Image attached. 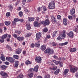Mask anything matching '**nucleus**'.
I'll return each instance as SVG.
<instances>
[{"mask_svg": "<svg viewBox=\"0 0 78 78\" xmlns=\"http://www.w3.org/2000/svg\"><path fill=\"white\" fill-rule=\"evenodd\" d=\"M1 59L3 61H5V56L4 55L1 56Z\"/></svg>", "mask_w": 78, "mask_h": 78, "instance_id": "obj_30", "label": "nucleus"}, {"mask_svg": "<svg viewBox=\"0 0 78 78\" xmlns=\"http://www.w3.org/2000/svg\"><path fill=\"white\" fill-rule=\"evenodd\" d=\"M0 74L2 76H3L4 78H6L8 76L7 73L3 71H1Z\"/></svg>", "mask_w": 78, "mask_h": 78, "instance_id": "obj_5", "label": "nucleus"}, {"mask_svg": "<svg viewBox=\"0 0 78 78\" xmlns=\"http://www.w3.org/2000/svg\"><path fill=\"white\" fill-rule=\"evenodd\" d=\"M22 49L19 48L18 49L16 50V54H20L22 52Z\"/></svg>", "mask_w": 78, "mask_h": 78, "instance_id": "obj_11", "label": "nucleus"}, {"mask_svg": "<svg viewBox=\"0 0 78 78\" xmlns=\"http://www.w3.org/2000/svg\"><path fill=\"white\" fill-rule=\"evenodd\" d=\"M31 35V34H28L26 35V37H30Z\"/></svg>", "mask_w": 78, "mask_h": 78, "instance_id": "obj_42", "label": "nucleus"}, {"mask_svg": "<svg viewBox=\"0 0 78 78\" xmlns=\"http://www.w3.org/2000/svg\"><path fill=\"white\" fill-rule=\"evenodd\" d=\"M62 39L60 35H59L58 36V37L57 38L58 40H61V39Z\"/></svg>", "mask_w": 78, "mask_h": 78, "instance_id": "obj_44", "label": "nucleus"}, {"mask_svg": "<svg viewBox=\"0 0 78 78\" xmlns=\"http://www.w3.org/2000/svg\"><path fill=\"white\" fill-rule=\"evenodd\" d=\"M57 33V31H55L53 32L52 36L53 37H55L56 35V34Z\"/></svg>", "mask_w": 78, "mask_h": 78, "instance_id": "obj_37", "label": "nucleus"}, {"mask_svg": "<svg viewBox=\"0 0 78 78\" xmlns=\"http://www.w3.org/2000/svg\"><path fill=\"white\" fill-rule=\"evenodd\" d=\"M70 51L71 52H74L76 51V49L75 48H72L70 50Z\"/></svg>", "mask_w": 78, "mask_h": 78, "instance_id": "obj_25", "label": "nucleus"}, {"mask_svg": "<svg viewBox=\"0 0 78 78\" xmlns=\"http://www.w3.org/2000/svg\"><path fill=\"white\" fill-rule=\"evenodd\" d=\"M6 59L7 61H8L10 62H12V63H13L15 62V60H14L11 57H6Z\"/></svg>", "mask_w": 78, "mask_h": 78, "instance_id": "obj_3", "label": "nucleus"}, {"mask_svg": "<svg viewBox=\"0 0 78 78\" xmlns=\"http://www.w3.org/2000/svg\"><path fill=\"white\" fill-rule=\"evenodd\" d=\"M34 18L33 17H31L29 18V22L34 21Z\"/></svg>", "mask_w": 78, "mask_h": 78, "instance_id": "obj_23", "label": "nucleus"}, {"mask_svg": "<svg viewBox=\"0 0 78 78\" xmlns=\"http://www.w3.org/2000/svg\"><path fill=\"white\" fill-rule=\"evenodd\" d=\"M31 62L29 60H27L26 61V64L28 65L29 64H31Z\"/></svg>", "mask_w": 78, "mask_h": 78, "instance_id": "obj_27", "label": "nucleus"}, {"mask_svg": "<svg viewBox=\"0 0 78 78\" xmlns=\"http://www.w3.org/2000/svg\"><path fill=\"white\" fill-rule=\"evenodd\" d=\"M13 8V6L12 5H9V9L11 11H12Z\"/></svg>", "mask_w": 78, "mask_h": 78, "instance_id": "obj_14", "label": "nucleus"}, {"mask_svg": "<svg viewBox=\"0 0 78 78\" xmlns=\"http://www.w3.org/2000/svg\"><path fill=\"white\" fill-rule=\"evenodd\" d=\"M41 50H43V51H44L45 49H46V46L44 45H42L41 47Z\"/></svg>", "mask_w": 78, "mask_h": 78, "instance_id": "obj_20", "label": "nucleus"}, {"mask_svg": "<svg viewBox=\"0 0 78 78\" xmlns=\"http://www.w3.org/2000/svg\"><path fill=\"white\" fill-rule=\"evenodd\" d=\"M26 27H27V30H30L31 29V27H30V26L29 24H27L26 25Z\"/></svg>", "mask_w": 78, "mask_h": 78, "instance_id": "obj_26", "label": "nucleus"}, {"mask_svg": "<svg viewBox=\"0 0 78 78\" xmlns=\"http://www.w3.org/2000/svg\"><path fill=\"white\" fill-rule=\"evenodd\" d=\"M23 75L22 74H20L19 76H17V78H23Z\"/></svg>", "mask_w": 78, "mask_h": 78, "instance_id": "obj_28", "label": "nucleus"}, {"mask_svg": "<svg viewBox=\"0 0 78 78\" xmlns=\"http://www.w3.org/2000/svg\"><path fill=\"white\" fill-rule=\"evenodd\" d=\"M45 53H48L49 54L50 53V48H47L44 51Z\"/></svg>", "mask_w": 78, "mask_h": 78, "instance_id": "obj_13", "label": "nucleus"}, {"mask_svg": "<svg viewBox=\"0 0 78 78\" xmlns=\"http://www.w3.org/2000/svg\"><path fill=\"white\" fill-rule=\"evenodd\" d=\"M75 12V9H73L71 10H70V14L71 15H73Z\"/></svg>", "mask_w": 78, "mask_h": 78, "instance_id": "obj_12", "label": "nucleus"}, {"mask_svg": "<svg viewBox=\"0 0 78 78\" xmlns=\"http://www.w3.org/2000/svg\"><path fill=\"white\" fill-rule=\"evenodd\" d=\"M57 68V67H56V66H55V67H54L52 68V70H53L55 71L56 69Z\"/></svg>", "mask_w": 78, "mask_h": 78, "instance_id": "obj_55", "label": "nucleus"}, {"mask_svg": "<svg viewBox=\"0 0 78 78\" xmlns=\"http://www.w3.org/2000/svg\"><path fill=\"white\" fill-rule=\"evenodd\" d=\"M51 19L52 20L53 22H54V23H57V21L56 20V18H55L54 16L52 15L51 16Z\"/></svg>", "mask_w": 78, "mask_h": 78, "instance_id": "obj_9", "label": "nucleus"}, {"mask_svg": "<svg viewBox=\"0 0 78 78\" xmlns=\"http://www.w3.org/2000/svg\"><path fill=\"white\" fill-rule=\"evenodd\" d=\"M53 57L55 59H58V57L56 55H54Z\"/></svg>", "mask_w": 78, "mask_h": 78, "instance_id": "obj_57", "label": "nucleus"}, {"mask_svg": "<svg viewBox=\"0 0 78 78\" xmlns=\"http://www.w3.org/2000/svg\"><path fill=\"white\" fill-rule=\"evenodd\" d=\"M49 39V38H50V35H48L47 36V38Z\"/></svg>", "mask_w": 78, "mask_h": 78, "instance_id": "obj_56", "label": "nucleus"}, {"mask_svg": "<svg viewBox=\"0 0 78 78\" xmlns=\"http://www.w3.org/2000/svg\"><path fill=\"white\" fill-rule=\"evenodd\" d=\"M41 10V8L40 7H39L38 8V12H40Z\"/></svg>", "mask_w": 78, "mask_h": 78, "instance_id": "obj_58", "label": "nucleus"}, {"mask_svg": "<svg viewBox=\"0 0 78 78\" xmlns=\"http://www.w3.org/2000/svg\"><path fill=\"white\" fill-rule=\"evenodd\" d=\"M17 40H18L19 41H22L23 40V37H17Z\"/></svg>", "mask_w": 78, "mask_h": 78, "instance_id": "obj_19", "label": "nucleus"}, {"mask_svg": "<svg viewBox=\"0 0 78 78\" xmlns=\"http://www.w3.org/2000/svg\"><path fill=\"white\" fill-rule=\"evenodd\" d=\"M30 47L32 48H34V44L33 43H32Z\"/></svg>", "mask_w": 78, "mask_h": 78, "instance_id": "obj_52", "label": "nucleus"}, {"mask_svg": "<svg viewBox=\"0 0 78 78\" xmlns=\"http://www.w3.org/2000/svg\"><path fill=\"white\" fill-rule=\"evenodd\" d=\"M60 46H63V45H65L64 43H61L60 44Z\"/></svg>", "mask_w": 78, "mask_h": 78, "instance_id": "obj_62", "label": "nucleus"}, {"mask_svg": "<svg viewBox=\"0 0 78 78\" xmlns=\"http://www.w3.org/2000/svg\"><path fill=\"white\" fill-rule=\"evenodd\" d=\"M36 47H39V46L40 45V44H39V43H37V44H35Z\"/></svg>", "mask_w": 78, "mask_h": 78, "instance_id": "obj_49", "label": "nucleus"}, {"mask_svg": "<svg viewBox=\"0 0 78 78\" xmlns=\"http://www.w3.org/2000/svg\"><path fill=\"white\" fill-rule=\"evenodd\" d=\"M12 24L13 26L16 25V22H15V21H12Z\"/></svg>", "mask_w": 78, "mask_h": 78, "instance_id": "obj_51", "label": "nucleus"}, {"mask_svg": "<svg viewBox=\"0 0 78 78\" xmlns=\"http://www.w3.org/2000/svg\"><path fill=\"white\" fill-rule=\"evenodd\" d=\"M68 18L70 20H72V16H71L69 15L68 16Z\"/></svg>", "mask_w": 78, "mask_h": 78, "instance_id": "obj_48", "label": "nucleus"}, {"mask_svg": "<svg viewBox=\"0 0 78 78\" xmlns=\"http://www.w3.org/2000/svg\"><path fill=\"white\" fill-rule=\"evenodd\" d=\"M5 39H4L2 37H1V39H0V42H1V43H3L5 41Z\"/></svg>", "mask_w": 78, "mask_h": 78, "instance_id": "obj_34", "label": "nucleus"}, {"mask_svg": "<svg viewBox=\"0 0 78 78\" xmlns=\"http://www.w3.org/2000/svg\"><path fill=\"white\" fill-rule=\"evenodd\" d=\"M6 15L7 17H9L11 15V13L9 12H8L6 13Z\"/></svg>", "mask_w": 78, "mask_h": 78, "instance_id": "obj_39", "label": "nucleus"}, {"mask_svg": "<svg viewBox=\"0 0 78 78\" xmlns=\"http://www.w3.org/2000/svg\"><path fill=\"white\" fill-rule=\"evenodd\" d=\"M13 57L15 59H19V56L18 55H13Z\"/></svg>", "mask_w": 78, "mask_h": 78, "instance_id": "obj_38", "label": "nucleus"}, {"mask_svg": "<svg viewBox=\"0 0 78 78\" xmlns=\"http://www.w3.org/2000/svg\"><path fill=\"white\" fill-rule=\"evenodd\" d=\"M41 23L43 24V25L45 26V25H48L50 24V21L49 19H47L44 21L41 22Z\"/></svg>", "mask_w": 78, "mask_h": 78, "instance_id": "obj_2", "label": "nucleus"}, {"mask_svg": "<svg viewBox=\"0 0 78 78\" xmlns=\"http://www.w3.org/2000/svg\"><path fill=\"white\" fill-rule=\"evenodd\" d=\"M53 62L56 64V65H58V64H59V62H58L56 60H53Z\"/></svg>", "mask_w": 78, "mask_h": 78, "instance_id": "obj_36", "label": "nucleus"}, {"mask_svg": "<svg viewBox=\"0 0 78 78\" xmlns=\"http://www.w3.org/2000/svg\"><path fill=\"white\" fill-rule=\"evenodd\" d=\"M13 36L14 37H15V38H17V35L16 34H13Z\"/></svg>", "mask_w": 78, "mask_h": 78, "instance_id": "obj_46", "label": "nucleus"}, {"mask_svg": "<svg viewBox=\"0 0 78 78\" xmlns=\"http://www.w3.org/2000/svg\"><path fill=\"white\" fill-rule=\"evenodd\" d=\"M35 60L37 62H41L42 59L40 57L37 56L35 58Z\"/></svg>", "mask_w": 78, "mask_h": 78, "instance_id": "obj_6", "label": "nucleus"}, {"mask_svg": "<svg viewBox=\"0 0 78 78\" xmlns=\"http://www.w3.org/2000/svg\"><path fill=\"white\" fill-rule=\"evenodd\" d=\"M7 36H8V34H6L4 35L2 37L4 39H5L6 37H7Z\"/></svg>", "mask_w": 78, "mask_h": 78, "instance_id": "obj_31", "label": "nucleus"}, {"mask_svg": "<svg viewBox=\"0 0 78 78\" xmlns=\"http://www.w3.org/2000/svg\"><path fill=\"white\" fill-rule=\"evenodd\" d=\"M57 18L58 19L60 20V19H61V16L60 15H58L57 16Z\"/></svg>", "mask_w": 78, "mask_h": 78, "instance_id": "obj_53", "label": "nucleus"}, {"mask_svg": "<svg viewBox=\"0 0 78 78\" xmlns=\"http://www.w3.org/2000/svg\"><path fill=\"white\" fill-rule=\"evenodd\" d=\"M5 23L6 26H8L11 24V22L10 21H6L5 22Z\"/></svg>", "mask_w": 78, "mask_h": 78, "instance_id": "obj_16", "label": "nucleus"}, {"mask_svg": "<svg viewBox=\"0 0 78 78\" xmlns=\"http://www.w3.org/2000/svg\"><path fill=\"white\" fill-rule=\"evenodd\" d=\"M1 67L2 70H5L6 68V66L5 65H3L1 66Z\"/></svg>", "mask_w": 78, "mask_h": 78, "instance_id": "obj_32", "label": "nucleus"}, {"mask_svg": "<svg viewBox=\"0 0 78 78\" xmlns=\"http://www.w3.org/2000/svg\"><path fill=\"white\" fill-rule=\"evenodd\" d=\"M51 54H53L54 53V51L53 49H51L50 50V53Z\"/></svg>", "mask_w": 78, "mask_h": 78, "instance_id": "obj_45", "label": "nucleus"}, {"mask_svg": "<svg viewBox=\"0 0 78 78\" xmlns=\"http://www.w3.org/2000/svg\"><path fill=\"white\" fill-rule=\"evenodd\" d=\"M44 78H50V75H49L48 74H47L46 75L44 76Z\"/></svg>", "mask_w": 78, "mask_h": 78, "instance_id": "obj_41", "label": "nucleus"}, {"mask_svg": "<svg viewBox=\"0 0 78 78\" xmlns=\"http://www.w3.org/2000/svg\"><path fill=\"white\" fill-rule=\"evenodd\" d=\"M60 35V36L62 39H64L63 37H66V34H61Z\"/></svg>", "mask_w": 78, "mask_h": 78, "instance_id": "obj_24", "label": "nucleus"}, {"mask_svg": "<svg viewBox=\"0 0 78 78\" xmlns=\"http://www.w3.org/2000/svg\"><path fill=\"white\" fill-rule=\"evenodd\" d=\"M52 45L53 46H56V43L55 42H53L52 43Z\"/></svg>", "mask_w": 78, "mask_h": 78, "instance_id": "obj_54", "label": "nucleus"}, {"mask_svg": "<svg viewBox=\"0 0 78 78\" xmlns=\"http://www.w3.org/2000/svg\"><path fill=\"white\" fill-rule=\"evenodd\" d=\"M75 28L76 30H74V31H75V32H77V28H78V25H77L76 26Z\"/></svg>", "mask_w": 78, "mask_h": 78, "instance_id": "obj_47", "label": "nucleus"}, {"mask_svg": "<svg viewBox=\"0 0 78 78\" xmlns=\"http://www.w3.org/2000/svg\"><path fill=\"white\" fill-rule=\"evenodd\" d=\"M34 26L35 27H37L38 26H39V23H38V22L37 21H35L34 22Z\"/></svg>", "mask_w": 78, "mask_h": 78, "instance_id": "obj_17", "label": "nucleus"}, {"mask_svg": "<svg viewBox=\"0 0 78 78\" xmlns=\"http://www.w3.org/2000/svg\"><path fill=\"white\" fill-rule=\"evenodd\" d=\"M38 68L39 67H38V66H35L33 69V70L34 71V72H37L38 71Z\"/></svg>", "mask_w": 78, "mask_h": 78, "instance_id": "obj_15", "label": "nucleus"}, {"mask_svg": "<svg viewBox=\"0 0 78 78\" xmlns=\"http://www.w3.org/2000/svg\"><path fill=\"white\" fill-rule=\"evenodd\" d=\"M63 23L64 25H67V19L65 18L63 19Z\"/></svg>", "mask_w": 78, "mask_h": 78, "instance_id": "obj_18", "label": "nucleus"}, {"mask_svg": "<svg viewBox=\"0 0 78 78\" xmlns=\"http://www.w3.org/2000/svg\"><path fill=\"white\" fill-rule=\"evenodd\" d=\"M20 10H21V7H19L18 8L17 10L20 11Z\"/></svg>", "mask_w": 78, "mask_h": 78, "instance_id": "obj_60", "label": "nucleus"}, {"mask_svg": "<svg viewBox=\"0 0 78 78\" xmlns=\"http://www.w3.org/2000/svg\"><path fill=\"white\" fill-rule=\"evenodd\" d=\"M48 7L49 9H54L55 8V3L54 1H51L49 4Z\"/></svg>", "mask_w": 78, "mask_h": 78, "instance_id": "obj_1", "label": "nucleus"}, {"mask_svg": "<svg viewBox=\"0 0 78 78\" xmlns=\"http://www.w3.org/2000/svg\"><path fill=\"white\" fill-rule=\"evenodd\" d=\"M8 37L7 38H9V39H10L11 37V35H9L8 36Z\"/></svg>", "mask_w": 78, "mask_h": 78, "instance_id": "obj_64", "label": "nucleus"}, {"mask_svg": "<svg viewBox=\"0 0 78 78\" xmlns=\"http://www.w3.org/2000/svg\"><path fill=\"white\" fill-rule=\"evenodd\" d=\"M26 51H23V55H25V53H26Z\"/></svg>", "mask_w": 78, "mask_h": 78, "instance_id": "obj_63", "label": "nucleus"}, {"mask_svg": "<svg viewBox=\"0 0 78 78\" xmlns=\"http://www.w3.org/2000/svg\"><path fill=\"white\" fill-rule=\"evenodd\" d=\"M78 69V68L77 67L71 68L70 69V71L72 73H75L76 72Z\"/></svg>", "mask_w": 78, "mask_h": 78, "instance_id": "obj_4", "label": "nucleus"}, {"mask_svg": "<svg viewBox=\"0 0 78 78\" xmlns=\"http://www.w3.org/2000/svg\"><path fill=\"white\" fill-rule=\"evenodd\" d=\"M43 10H44V11H47V8H46L45 7H43Z\"/></svg>", "mask_w": 78, "mask_h": 78, "instance_id": "obj_59", "label": "nucleus"}, {"mask_svg": "<svg viewBox=\"0 0 78 78\" xmlns=\"http://www.w3.org/2000/svg\"><path fill=\"white\" fill-rule=\"evenodd\" d=\"M28 76H29L30 78H31L33 76V73H31L29 74H28Z\"/></svg>", "mask_w": 78, "mask_h": 78, "instance_id": "obj_29", "label": "nucleus"}, {"mask_svg": "<svg viewBox=\"0 0 78 78\" xmlns=\"http://www.w3.org/2000/svg\"><path fill=\"white\" fill-rule=\"evenodd\" d=\"M59 69H58L54 72V73L55 75H58V73H59Z\"/></svg>", "mask_w": 78, "mask_h": 78, "instance_id": "obj_21", "label": "nucleus"}, {"mask_svg": "<svg viewBox=\"0 0 78 78\" xmlns=\"http://www.w3.org/2000/svg\"><path fill=\"white\" fill-rule=\"evenodd\" d=\"M24 11H25L26 12H28L29 11H28V10H27V9H25Z\"/></svg>", "mask_w": 78, "mask_h": 78, "instance_id": "obj_61", "label": "nucleus"}, {"mask_svg": "<svg viewBox=\"0 0 78 78\" xmlns=\"http://www.w3.org/2000/svg\"><path fill=\"white\" fill-rule=\"evenodd\" d=\"M67 35H68L70 37L73 38V32L72 31H70L69 33L67 34Z\"/></svg>", "mask_w": 78, "mask_h": 78, "instance_id": "obj_8", "label": "nucleus"}, {"mask_svg": "<svg viewBox=\"0 0 78 78\" xmlns=\"http://www.w3.org/2000/svg\"><path fill=\"white\" fill-rule=\"evenodd\" d=\"M69 69H65L63 72V75H67L68 73V72H69Z\"/></svg>", "mask_w": 78, "mask_h": 78, "instance_id": "obj_10", "label": "nucleus"}, {"mask_svg": "<svg viewBox=\"0 0 78 78\" xmlns=\"http://www.w3.org/2000/svg\"><path fill=\"white\" fill-rule=\"evenodd\" d=\"M29 72H33L34 70H33V69L31 68L29 70Z\"/></svg>", "mask_w": 78, "mask_h": 78, "instance_id": "obj_50", "label": "nucleus"}, {"mask_svg": "<svg viewBox=\"0 0 78 78\" xmlns=\"http://www.w3.org/2000/svg\"><path fill=\"white\" fill-rule=\"evenodd\" d=\"M58 64H59V66H60V67H62L63 66V63L60 62H59Z\"/></svg>", "mask_w": 78, "mask_h": 78, "instance_id": "obj_35", "label": "nucleus"}, {"mask_svg": "<svg viewBox=\"0 0 78 78\" xmlns=\"http://www.w3.org/2000/svg\"><path fill=\"white\" fill-rule=\"evenodd\" d=\"M43 32H47L48 31V29L47 28H45L44 29H43Z\"/></svg>", "mask_w": 78, "mask_h": 78, "instance_id": "obj_40", "label": "nucleus"}, {"mask_svg": "<svg viewBox=\"0 0 78 78\" xmlns=\"http://www.w3.org/2000/svg\"><path fill=\"white\" fill-rule=\"evenodd\" d=\"M19 14L20 17H22V16H23V12L22 11H20L19 12Z\"/></svg>", "mask_w": 78, "mask_h": 78, "instance_id": "obj_33", "label": "nucleus"}, {"mask_svg": "<svg viewBox=\"0 0 78 78\" xmlns=\"http://www.w3.org/2000/svg\"><path fill=\"white\" fill-rule=\"evenodd\" d=\"M19 62L18 61H16L15 62V66L17 67L19 66Z\"/></svg>", "mask_w": 78, "mask_h": 78, "instance_id": "obj_22", "label": "nucleus"}, {"mask_svg": "<svg viewBox=\"0 0 78 78\" xmlns=\"http://www.w3.org/2000/svg\"><path fill=\"white\" fill-rule=\"evenodd\" d=\"M41 33L40 32H39L38 33H37L36 34V37L37 38V40H39L40 38L41 37Z\"/></svg>", "mask_w": 78, "mask_h": 78, "instance_id": "obj_7", "label": "nucleus"}, {"mask_svg": "<svg viewBox=\"0 0 78 78\" xmlns=\"http://www.w3.org/2000/svg\"><path fill=\"white\" fill-rule=\"evenodd\" d=\"M14 21L16 22H19V18H15L14 19Z\"/></svg>", "mask_w": 78, "mask_h": 78, "instance_id": "obj_43", "label": "nucleus"}]
</instances>
